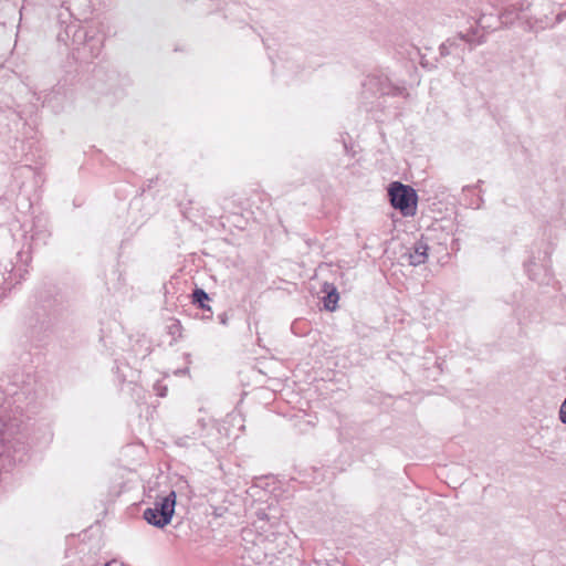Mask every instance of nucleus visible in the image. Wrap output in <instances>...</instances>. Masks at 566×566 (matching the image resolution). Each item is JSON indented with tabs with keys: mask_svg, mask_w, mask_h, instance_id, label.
I'll return each instance as SVG.
<instances>
[{
	"mask_svg": "<svg viewBox=\"0 0 566 566\" xmlns=\"http://www.w3.org/2000/svg\"><path fill=\"white\" fill-rule=\"evenodd\" d=\"M483 18L479 19L476 21L478 25L482 29L480 31L478 28L474 29L473 25H470V29L467 31L465 34L462 33L461 39L462 41L469 42L470 44L476 43L480 44L484 41V29L486 28L484 24H482Z\"/></svg>",
	"mask_w": 566,
	"mask_h": 566,
	"instance_id": "4",
	"label": "nucleus"
},
{
	"mask_svg": "<svg viewBox=\"0 0 566 566\" xmlns=\"http://www.w3.org/2000/svg\"><path fill=\"white\" fill-rule=\"evenodd\" d=\"M564 15H566V10L564 11Z\"/></svg>",
	"mask_w": 566,
	"mask_h": 566,
	"instance_id": "13",
	"label": "nucleus"
},
{
	"mask_svg": "<svg viewBox=\"0 0 566 566\" xmlns=\"http://www.w3.org/2000/svg\"><path fill=\"white\" fill-rule=\"evenodd\" d=\"M209 300V295L202 289H196L192 293L193 303L198 304L202 310H210L208 305L205 304V301Z\"/></svg>",
	"mask_w": 566,
	"mask_h": 566,
	"instance_id": "5",
	"label": "nucleus"
},
{
	"mask_svg": "<svg viewBox=\"0 0 566 566\" xmlns=\"http://www.w3.org/2000/svg\"><path fill=\"white\" fill-rule=\"evenodd\" d=\"M380 93H381V94H389V93H390V91H387V90H385L384 87H381V88H380Z\"/></svg>",
	"mask_w": 566,
	"mask_h": 566,
	"instance_id": "10",
	"label": "nucleus"
},
{
	"mask_svg": "<svg viewBox=\"0 0 566 566\" xmlns=\"http://www.w3.org/2000/svg\"><path fill=\"white\" fill-rule=\"evenodd\" d=\"M458 49L457 42L448 40L447 42L442 43L440 45V53L441 55H448L451 54L453 51Z\"/></svg>",
	"mask_w": 566,
	"mask_h": 566,
	"instance_id": "6",
	"label": "nucleus"
},
{
	"mask_svg": "<svg viewBox=\"0 0 566 566\" xmlns=\"http://www.w3.org/2000/svg\"><path fill=\"white\" fill-rule=\"evenodd\" d=\"M390 203L395 209L401 211L403 216H413L417 206V193L410 187L395 181L388 189Z\"/></svg>",
	"mask_w": 566,
	"mask_h": 566,
	"instance_id": "2",
	"label": "nucleus"
},
{
	"mask_svg": "<svg viewBox=\"0 0 566 566\" xmlns=\"http://www.w3.org/2000/svg\"><path fill=\"white\" fill-rule=\"evenodd\" d=\"M219 319H220V323H221V324L226 325V324H227V321H228V317H227V315H226V314H221V315L219 316Z\"/></svg>",
	"mask_w": 566,
	"mask_h": 566,
	"instance_id": "8",
	"label": "nucleus"
},
{
	"mask_svg": "<svg viewBox=\"0 0 566 566\" xmlns=\"http://www.w3.org/2000/svg\"><path fill=\"white\" fill-rule=\"evenodd\" d=\"M176 493L172 491L167 496L154 503L153 507L144 511L145 521L156 527L163 528L168 525L175 513Z\"/></svg>",
	"mask_w": 566,
	"mask_h": 566,
	"instance_id": "1",
	"label": "nucleus"
},
{
	"mask_svg": "<svg viewBox=\"0 0 566 566\" xmlns=\"http://www.w3.org/2000/svg\"><path fill=\"white\" fill-rule=\"evenodd\" d=\"M564 18H566V15H564V12H562L557 14L556 20L557 22H562Z\"/></svg>",
	"mask_w": 566,
	"mask_h": 566,
	"instance_id": "9",
	"label": "nucleus"
},
{
	"mask_svg": "<svg viewBox=\"0 0 566 566\" xmlns=\"http://www.w3.org/2000/svg\"><path fill=\"white\" fill-rule=\"evenodd\" d=\"M395 91L397 94H402L405 90L403 88H395Z\"/></svg>",
	"mask_w": 566,
	"mask_h": 566,
	"instance_id": "11",
	"label": "nucleus"
},
{
	"mask_svg": "<svg viewBox=\"0 0 566 566\" xmlns=\"http://www.w3.org/2000/svg\"><path fill=\"white\" fill-rule=\"evenodd\" d=\"M337 301H338V294H337L336 290L334 289L325 297V307L327 310L333 311L335 308V304L337 303Z\"/></svg>",
	"mask_w": 566,
	"mask_h": 566,
	"instance_id": "7",
	"label": "nucleus"
},
{
	"mask_svg": "<svg viewBox=\"0 0 566 566\" xmlns=\"http://www.w3.org/2000/svg\"><path fill=\"white\" fill-rule=\"evenodd\" d=\"M428 250L427 243L420 240L415 243L412 251L406 253L403 256L407 258L410 265H421L428 259Z\"/></svg>",
	"mask_w": 566,
	"mask_h": 566,
	"instance_id": "3",
	"label": "nucleus"
},
{
	"mask_svg": "<svg viewBox=\"0 0 566 566\" xmlns=\"http://www.w3.org/2000/svg\"><path fill=\"white\" fill-rule=\"evenodd\" d=\"M114 564H115V562H112V563L106 564V566H112Z\"/></svg>",
	"mask_w": 566,
	"mask_h": 566,
	"instance_id": "12",
	"label": "nucleus"
}]
</instances>
